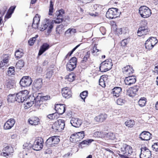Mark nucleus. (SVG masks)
<instances>
[{
	"instance_id": "obj_1",
	"label": "nucleus",
	"mask_w": 158,
	"mask_h": 158,
	"mask_svg": "<svg viewBox=\"0 0 158 158\" xmlns=\"http://www.w3.org/2000/svg\"><path fill=\"white\" fill-rule=\"evenodd\" d=\"M53 20L46 19L44 20L40 27V30L43 31L47 29L48 33H49L51 32V30L53 28Z\"/></svg>"
},
{
	"instance_id": "obj_2",
	"label": "nucleus",
	"mask_w": 158,
	"mask_h": 158,
	"mask_svg": "<svg viewBox=\"0 0 158 158\" xmlns=\"http://www.w3.org/2000/svg\"><path fill=\"white\" fill-rule=\"evenodd\" d=\"M139 13L142 17L147 18L151 15L152 11L148 7L145 6H142L139 8Z\"/></svg>"
},
{
	"instance_id": "obj_3",
	"label": "nucleus",
	"mask_w": 158,
	"mask_h": 158,
	"mask_svg": "<svg viewBox=\"0 0 158 158\" xmlns=\"http://www.w3.org/2000/svg\"><path fill=\"white\" fill-rule=\"evenodd\" d=\"M112 65V60L110 59H107L101 64L100 71L102 72L107 71L111 69Z\"/></svg>"
},
{
	"instance_id": "obj_4",
	"label": "nucleus",
	"mask_w": 158,
	"mask_h": 158,
	"mask_svg": "<svg viewBox=\"0 0 158 158\" xmlns=\"http://www.w3.org/2000/svg\"><path fill=\"white\" fill-rule=\"evenodd\" d=\"M133 152L132 147L126 144H123L121 147L119 153L125 156H130Z\"/></svg>"
},
{
	"instance_id": "obj_5",
	"label": "nucleus",
	"mask_w": 158,
	"mask_h": 158,
	"mask_svg": "<svg viewBox=\"0 0 158 158\" xmlns=\"http://www.w3.org/2000/svg\"><path fill=\"white\" fill-rule=\"evenodd\" d=\"M28 93L27 90H24L16 94V101L19 103L23 102L28 98Z\"/></svg>"
},
{
	"instance_id": "obj_6",
	"label": "nucleus",
	"mask_w": 158,
	"mask_h": 158,
	"mask_svg": "<svg viewBox=\"0 0 158 158\" xmlns=\"http://www.w3.org/2000/svg\"><path fill=\"white\" fill-rule=\"evenodd\" d=\"M64 120L59 119L52 125V128L55 132L57 131H60L64 129Z\"/></svg>"
},
{
	"instance_id": "obj_7",
	"label": "nucleus",
	"mask_w": 158,
	"mask_h": 158,
	"mask_svg": "<svg viewBox=\"0 0 158 158\" xmlns=\"http://www.w3.org/2000/svg\"><path fill=\"white\" fill-rule=\"evenodd\" d=\"M119 15V12H118V9L112 8L109 9L106 14V17L110 19L115 18Z\"/></svg>"
},
{
	"instance_id": "obj_8",
	"label": "nucleus",
	"mask_w": 158,
	"mask_h": 158,
	"mask_svg": "<svg viewBox=\"0 0 158 158\" xmlns=\"http://www.w3.org/2000/svg\"><path fill=\"white\" fill-rule=\"evenodd\" d=\"M157 42L158 40L156 37H150L146 41L145 47L146 49L150 50L152 49Z\"/></svg>"
},
{
	"instance_id": "obj_9",
	"label": "nucleus",
	"mask_w": 158,
	"mask_h": 158,
	"mask_svg": "<svg viewBox=\"0 0 158 158\" xmlns=\"http://www.w3.org/2000/svg\"><path fill=\"white\" fill-rule=\"evenodd\" d=\"M60 141L58 136H54L49 138L46 141V145L48 147H53L57 144Z\"/></svg>"
},
{
	"instance_id": "obj_10",
	"label": "nucleus",
	"mask_w": 158,
	"mask_h": 158,
	"mask_svg": "<svg viewBox=\"0 0 158 158\" xmlns=\"http://www.w3.org/2000/svg\"><path fill=\"white\" fill-rule=\"evenodd\" d=\"M43 139L42 138H40L36 139L32 146L33 149L36 151L41 150L43 147Z\"/></svg>"
},
{
	"instance_id": "obj_11",
	"label": "nucleus",
	"mask_w": 158,
	"mask_h": 158,
	"mask_svg": "<svg viewBox=\"0 0 158 158\" xmlns=\"http://www.w3.org/2000/svg\"><path fill=\"white\" fill-rule=\"evenodd\" d=\"M77 59L75 57L72 58L66 65L67 69L69 71L73 70L76 67Z\"/></svg>"
},
{
	"instance_id": "obj_12",
	"label": "nucleus",
	"mask_w": 158,
	"mask_h": 158,
	"mask_svg": "<svg viewBox=\"0 0 158 158\" xmlns=\"http://www.w3.org/2000/svg\"><path fill=\"white\" fill-rule=\"evenodd\" d=\"M141 153L139 155L140 158H149L151 156V151L145 147L140 149Z\"/></svg>"
},
{
	"instance_id": "obj_13",
	"label": "nucleus",
	"mask_w": 158,
	"mask_h": 158,
	"mask_svg": "<svg viewBox=\"0 0 158 158\" xmlns=\"http://www.w3.org/2000/svg\"><path fill=\"white\" fill-rule=\"evenodd\" d=\"M32 82L31 78L29 77L25 76L23 77L19 83L21 86L23 87L30 86Z\"/></svg>"
},
{
	"instance_id": "obj_14",
	"label": "nucleus",
	"mask_w": 158,
	"mask_h": 158,
	"mask_svg": "<svg viewBox=\"0 0 158 158\" xmlns=\"http://www.w3.org/2000/svg\"><path fill=\"white\" fill-rule=\"evenodd\" d=\"M149 31V30L147 26H142L138 29L137 32V35L138 36H141L147 34Z\"/></svg>"
},
{
	"instance_id": "obj_15",
	"label": "nucleus",
	"mask_w": 158,
	"mask_h": 158,
	"mask_svg": "<svg viewBox=\"0 0 158 158\" xmlns=\"http://www.w3.org/2000/svg\"><path fill=\"white\" fill-rule=\"evenodd\" d=\"M139 138L142 140L148 141L152 138V134L148 131H144L140 134Z\"/></svg>"
},
{
	"instance_id": "obj_16",
	"label": "nucleus",
	"mask_w": 158,
	"mask_h": 158,
	"mask_svg": "<svg viewBox=\"0 0 158 158\" xmlns=\"http://www.w3.org/2000/svg\"><path fill=\"white\" fill-rule=\"evenodd\" d=\"M15 123V121L14 118H11L8 119L4 124L3 128L4 129L9 130L13 127Z\"/></svg>"
},
{
	"instance_id": "obj_17",
	"label": "nucleus",
	"mask_w": 158,
	"mask_h": 158,
	"mask_svg": "<svg viewBox=\"0 0 158 158\" xmlns=\"http://www.w3.org/2000/svg\"><path fill=\"white\" fill-rule=\"evenodd\" d=\"M55 110L56 113L59 115L63 114L65 111V106L64 105L56 104L55 105Z\"/></svg>"
},
{
	"instance_id": "obj_18",
	"label": "nucleus",
	"mask_w": 158,
	"mask_h": 158,
	"mask_svg": "<svg viewBox=\"0 0 158 158\" xmlns=\"http://www.w3.org/2000/svg\"><path fill=\"white\" fill-rule=\"evenodd\" d=\"M123 73L126 76H130L133 73L134 70L132 67L130 65H127L122 69Z\"/></svg>"
},
{
	"instance_id": "obj_19",
	"label": "nucleus",
	"mask_w": 158,
	"mask_h": 158,
	"mask_svg": "<svg viewBox=\"0 0 158 158\" xmlns=\"http://www.w3.org/2000/svg\"><path fill=\"white\" fill-rule=\"evenodd\" d=\"M62 95L65 98H69L72 96V92L70 89L68 87H64L62 89Z\"/></svg>"
},
{
	"instance_id": "obj_20",
	"label": "nucleus",
	"mask_w": 158,
	"mask_h": 158,
	"mask_svg": "<svg viewBox=\"0 0 158 158\" xmlns=\"http://www.w3.org/2000/svg\"><path fill=\"white\" fill-rule=\"evenodd\" d=\"M43 84L42 80L41 78H39L35 80L33 83V88L39 90L42 87Z\"/></svg>"
},
{
	"instance_id": "obj_21",
	"label": "nucleus",
	"mask_w": 158,
	"mask_h": 158,
	"mask_svg": "<svg viewBox=\"0 0 158 158\" xmlns=\"http://www.w3.org/2000/svg\"><path fill=\"white\" fill-rule=\"evenodd\" d=\"M70 123L73 126L78 127L81 125L82 122L80 119L77 118H72L70 121Z\"/></svg>"
},
{
	"instance_id": "obj_22",
	"label": "nucleus",
	"mask_w": 158,
	"mask_h": 158,
	"mask_svg": "<svg viewBox=\"0 0 158 158\" xmlns=\"http://www.w3.org/2000/svg\"><path fill=\"white\" fill-rule=\"evenodd\" d=\"M138 89L136 86L130 88L127 90V94L130 97H134L136 95Z\"/></svg>"
},
{
	"instance_id": "obj_23",
	"label": "nucleus",
	"mask_w": 158,
	"mask_h": 158,
	"mask_svg": "<svg viewBox=\"0 0 158 158\" xmlns=\"http://www.w3.org/2000/svg\"><path fill=\"white\" fill-rule=\"evenodd\" d=\"M136 81L135 77L134 76H128L126 77L124 82L126 85H131L134 84Z\"/></svg>"
},
{
	"instance_id": "obj_24",
	"label": "nucleus",
	"mask_w": 158,
	"mask_h": 158,
	"mask_svg": "<svg viewBox=\"0 0 158 158\" xmlns=\"http://www.w3.org/2000/svg\"><path fill=\"white\" fill-rule=\"evenodd\" d=\"M58 13L56 18L54 20L56 23H59L62 22L63 20L62 15L64 13V11L63 10H59Z\"/></svg>"
},
{
	"instance_id": "obj_25",
	"label": "nucleus",
	"mask_w": 158,
	"mask_h": 158,
	"mask_svg": "<svg viewBox=\"0 0 158 158\" xmlns=\"http://www.w3.org/2000/svg\"><path fill=\"white\" fill-rule=\"evenodd\" d=\"M122 91V89L120 87H115L111 90V93L113 96L116 97H118Z\"/></svg>"
},
{
	"instance_id": "obj_26",
	"label": "nucleus",
	"mask_w": 158,
	"mask_h": 158,
	"mask_svg": "<svg viewBox=\"0 0 158 158\" xmlns=\"http://www.w3.org/2000/svg\"><path fill=\"white\" fill-rule=\"evenodd\" d=\"M28 122L31 125H36L40 123V119L37 117H34L29 118Z\"/></svg>"
},
{
	"instance_id": "obj_27",
	"label": "nucleus",
	"mask_w": 158,
	"mask_h": 158,
	"mask_svg": "<svg viewBox=\"0 0 158 158\" xmlns=\"http://www.w3.org/2000/svg\"><path fill=\"white\" fill-rule=\"evenodd\" d=\"M108 76L104 75L101 76L99 80V85L103 87L106 86V82L107 80Z\"/></svg>"
},
{
	"instance_id": "obj_28",
	"label": "nucleus",
	"mask_w": 158,
	"mask_h": 158,
	"mask_svg": "<svg viewBox=\"0 0 158 158\" xmlns=\"http://www.w3.org/2000/svg\"><path fill=\"white\" fill-rule=\"evenodd\" d=\"M49 48V45L47 43H44L40 47L38 53L39 55H41Z\"/></svg>"
},
{
	"instance_id": "obj_29",
	"label": "nucleus",
	"mask_w": 158,
	"mask_h": 158,
	"mask_svg": "<svg viewBox=\"0 0 158 158\" xmlns=\"http://www.w3.org/2000/svg\"><path fill=\"white\" fill-rule=\"evenodd\" d=\"M4 150L6 152H3V154L4 156H8L11 153L13 152V149L12 147L10 148L9 147H6L4 149Z\"/></svg>"
},
{
	"instance_id": "obj_30",
	"label": "nucleus",
	"mask_w": 158,
	"mask_h": 158,
	"mask_svg": "<svg viewBox=\"0 0 158 158\" xmlns=\"http://www.w3.org/2000/svg\"><path fill=\"white\" fill-rule=\"evenodd\" d=\"M70 140L71 142L74 143L80 141L76 133H74L71 136Z\"/></svg>"
},
{
	"instance_id": "obj_31",
	"label": "nucleus",
	"mask_w": 158,
	"mask_h": 158,
	"mask_svg": "<svg viewBox=\"0 0 158 158\" xmlns=\"http://www.w3.org/2000/svg\"><path fill=\"white\" fill-rule=\"evenodd\" d=\"M106 132L102 131H97L95 132L94 134V135L100 138H104L106 137Z\"/></svg>"
},
{
	"instance_id": "obj_32",
	"label": "nucleus",
	"mask_w": 158,
	"mask_h": 158,
	"mask_svg": "<svg viewBox=\"0 0 158 158\" xmlns=\"http://www.w3.org/2000/svg\"><path fill=\"white\" fill-rule=\"evenodd\" d=\"M75 76L74 73H71L65 77V79L70 82H72L74 80Z\"/></svg>"
},
{
	"instance_id": "obj_33",
	"label": "nucleus",
	"mask_w": 158,
	"mask_h": 158,
	"mask_svg": "<svg viewBox=\"0 0 158 158\" xmlns=\"http://www.w3.org/2000/svg\"><path fill=\"white\" fill-rule=\"evenodd\" d=\"M47 117L50 119H57L59 117V115L57 113H55L49 114Z\"/></svg>"
},
{
	"instance_id": "obj_34",
	"label": "nucleus",
	"mask_w": 158,
	"mask_h": 158,
	"mask_svg": "<svg viewBox=\"0 0 158 158\" xmlns=\"http://www.w3.org/2000/svg\"><path fill=\"white\" fill-rule=\"evenodd\" d=\"M16 95L15 94H9L7 98V100L9 102H14L16 101Z\"/></svg>"
},
{
	"instance_id": "obj_35",
	"label": "nucleus",
	"mask_w": 158,
	"mask_h": 158,
	"mask_svg": "<svg viewBox=\"0 0 158 158\" xmlns=\"http://www.w3.org/2000/svg\"><path fill=\"white\" fill-rule=\"evenodd\" d=\"M135 122L133 120H130L126 121L125 123V125L129 127H132L135 125Z\"/></svg>"
},
{
	"instance_id": "obj_36",
	"label": "nucleus",
	"mask_w": 158,
	"mask_h": 158,
	"mask_svg": "<svg viewBox=\"0 0 158 158\" xmlns=\"http://www.w3.org/2000/svg\"><path fill=\"white\" fill-rule=\"evenodd\" d=\"M32 98H33L34 101H35V105H38L40 104V101L41 100L42 97L40 94H39V95L36 96V98L33 96Z\"/></svg>"
},
{
	"instance_id": "obj_37",
	"label": "nucleus",
	"mask_w": 158,
	"mask_h": 158,
	"mask_svg": "<svg viewBox=\"0 0 158 158\" xmlns=\"http://www.w3.org/2000/svg\"><path fill=\"white\" fill-rule=\"evenodd\" d=\"M90 52L89 51L87 52L83 57L82 60L81 61L82 63H85L87 61L89 57Z\"/></svg>"
},
{
	"instance_id": "obj_38",
	"label": "nucleus",
	"mask_w": 158,
	"mask_h": 158,
	"mask_svg": "<svg viewBox=\"0 0 158 158\" xmlns=\"http://www.w3.org/2000/svg\"><path fill=\"white\" fill-rule=\"evenodd\" d=\"M106 137L107 138L110 140H114L115 138L114 134L113 133H106Z\"/></svg>"
},
{
	"instance_id": "obj_39",
	"label": "nucleus",
	"mask_w": 158,
	"mask_h": 158,
	"mask_svg": "<svg viewBox=\"0 0 158 158\" xmlns=\"http://www.w3.org/2000/svg\"><path fill=\"white\" fill-rule=\"evenodd\" d=\"M24 65V62L22 60H19L16 63V67L17 68L21 69Z\"/></svg>"
},
{
	"instance_id": "obj_40",
	"label": "nucleus",
	"mask_w": 158,
	"mask_h": 158,
	"mask_svg": "<svg viewBox=\"0 0 158 158\" xmlns=\"http://www.w3.org/2000/svg\"><path fill=\"white\" fill-rule=\"evenodd\" d=\"M23 53L22 50H17L15 53V57L18 58H20L23 55Z\"/></svg>"
},
{
	"instance_id": "obj_41",
	"label": "nucleus",
	"mask_w": 158,
	"mask_h": 158,
	"mask_svg": "<svg viewBox=\"0 0 158 158\" xmlns=\"http://www.w3.org/2000/svg\"><path fill=\"white\" fill-rule=\"evenodd\" d=\"M146 98H140L138 102L139 105L140 107H143L145 106L146 103Z\"/></svg>"
},
{
	"instance_id": "obj_42",
	"label": "nucleus",
	"mask_w": 158,
	"mask_h": 158,
	"mask_svg": "<svg viewBox=\"0 0 158 158\" xmlns=\"http://www.w3.org/2000/svg\"><path fill=\"white\" fill-rule=\"evenodd\" d=\"M64 26L62 24H60L57 26L56 28V33L59 34H61L64 29Z\"/></svg>"
},
{
	"instance_id": "obj_43",
	"label": "nucleus",
	"mask_w": 158,
	"mask_h": 158,
	"mask_svg": "<svg viewBox=\"0 0 158 158\" xmlns=\"http://www.w3.org/2000/svg\"><path fill=\"white\" fill-rule=\"evenodd\" d=\"M88 95V91H85L80 93V97L84 100V102H85V99L87 96Z\"/></svg>"
},
{
	"instance_id": "obj_44",
	"label": "nucleus",
	"mask_w": 158,
	"mask_h": 158,
	"mask_svg": "<svg viewBox=\"0 0 158 158\" xmlns=\"http://www.w3.org/2000/svg\"><path fill=\"white\" fill-rule=\"evenodd\" d=\"M38 37V35H35V37L30 39L28 41L29 44L30 46L33 45L34 44V43L35 42L36 40V38Z\"/></svg>"
},
{
	"instance_id": "obj_45",
	"label": "nucleus",
	"mask_w": 158,
	"mask_h": 158,
	"mask_svg": "<svg viewBox=\"0 0 158 158\" xmlns=\"http://www.w3.org/2000/svg\"><path fill=\"white\" fill-rule=\"evenodd\" d=\"M40 17L39 15L36 14L33 19V23L39 24L40 21Z\"/></svg>"
},
{
	"instance_id": "obj_46",
	"label": "nucleus",
	"mask_w": 158,
	"mask_h": 158,
	"mask_svg": "<svg viewBox=\"0 0 158 158\" xmlns=\"http://www.w3.org/2000/svg\"><path fill=\"white\" fill-rule=\"evenodd\" d=\"M53 4L52 0L50 1V6L49 10V15H52V13L53 12Z\"/></svg>"
},
{
	"instance_id": "obj_47",
	"label": "nucleus",
	"mask_w": 158,
	"mask_h": 158,
	"mask_svg": "<svg viewBox=\"0 0 158 158\" xmlns=\"http://www.w3.org/2000/svg\"><path fill=\"white\" fill-rule=\"evenodd\" d=\"M76 134L80 140L84 137L85 136L84 131L77 132Z\"/></svg>"
},
{
	"instance_id": "obj_48",
	"label": "nucleus",
	"mask_w": 158,
	"mask_h": 158,
	"mask_svg": "<svg viewBox=\"0 0 158 158\" xmlns=\"http://www.w3.org/2000/svg\"><path fill=\"white\" fill-rule=\"evenodd\" d=\"M125 102V100L122 98H118L116 101L117 104L119 105H123L124 104Z\"/></svg>"
},
{
	"instance_id": "obj_49",
	"label": "nucleus",
	"mask_w": 158,
	"mask_h": 158,
	"mask_svg": "<svg viewBox=\"0 0 158 158\" xmlns=\"http://www.w3.org/2000/svg\"><path fill=\"white\" fill-rule=\"evenodd\" d=\"M31 145L30 144L26 143L23 145V148L26 151H28L31 149Z\"/></svg>"
},
{
	"instance_id": "obj_50",
	"label": "nucleus",
	"mask_w": 158,
	"mask_h": 158,
	"mask_svg": "<svg viewBox=\"0 0 158 158\" xmlns=\"http://www.w3.org/2000/svg\"><path fill=\"white\" fill-rule=\"evenodd\" d=\"M94 141L93 139H88L86 140H84L82 141L81 144V145H88L91 143V142Z\"/></svg>"
},
{
	"instance_id": "obj_51",
	"label": "nucleus",
	"mask_w": 158,
	"mask_h": 158,
	"mask_svg": "<svg viewBox=\"0 0 158 158\" xmlns=\"http://www.w3.org/2000/svg\"><path fill=\"white\" fill-rule=\"evenodd\" d=\"M101 120V122H103L107 118V115L106 114H101L99 115Z\"/></svg>"
},
{
	"instance_id": "obj_52",
	"label": "nucleus",
	"mask_w": 158,
	"mask_h": 158,
	"mask_svg": "<svg viewBox=\"0 0 158 158\" xmlns=\"http://www.w3.org/2000/svg\"><path fill=\"white\" fill-rule=\"evenodd\" d=\"M14 68V67H10L7 71L8 74L9 75H11L15 73Z\"/></svg>"
},
{
	"instance_id": "obj_53",
	"label": "nucleus",
	"mask_w": 158,
	"mask_h": 158,
	"mask_svg": "<svg viewBox=\"0 0 158 158\" xmlns=\"http://www.w3.org/2000/svg\"><path fill=\"white\" fill-rule=\"evenodd\" d=\"M4 58L1 61V64H3V63H6L8 64L9 59V56L8 55H6L4 56Z\"/></svg>"
},
{
	"instance_id": "obj_54",
	"label": "nucleus",
	"mask_w": 158,
	"mask_h": 158,
	"mask_svg": "<svg viewBox=\"0 0 158 158\" xmlns=\"http://www.w3.org/2000/svg\"><path fill=\"white\" fill-rule=\"evenodd\" d=\"M54 73L53 70H51L47 72L46 75V78H50L53 74Z\"/></svg>"
},
{
	"instance_id": "obj_55",
	"label": "nucleus",
	"mask_w": 158,
	"mask_h": 158,
	"mask_svg": "<svg viewBox=\"0 0 158 158\" xmlns=\"http://www.w3.org/2000/svg\"><path fill=\"white\" fill-rule=\"evenodd\" d=\"M34 101H30L26 102H25L26 105V107H27V108H29L32 106L33 104L34 103Z\"/></svg>"
},
{
	"instance_id": "obj_56",
	"label": "nucleus",
	"mask_w": 158,
	"mask_h": 158,
	"mask_svg": "<svg viewBox=\"0 0 158 158\" xmlns=\"http://www.w3.org/2000/svg\"><path fill=\"white\" fill-rule=\"evenodd\" d=\"M153 150L158 152V143H154L152 146Z\"/></svg>"
},
{
	"instance_id": "obj_57",
	"label": "nucleus",
	"mask_w": 158,
	"mask_h": 158,
	"mask_svg": "<svg viewBox=\"0 0 158 158\" xmlns=\"http://www.w3.org/2000/svg\"><path fill=\"white\" fill-rule=\"evenodd\" d=\"M128 43V42L127 39H124L122 40L121 42V46L122 47H125L127 45Z\"/></svg>"
},
{
	"instance_id": "obj_58",
	"label": "nucleus",
	"mask_w": 158,
	"mask_h": 158,
	"mask_svg": "<svg viewBox=\"0 0 158 158\" xmlns=\"http://www.w3.org/2000/svg\"><path fill=\"white\" fill-rule=\"evenodd\" d=\"M99 51V50L97 49V47L95 45L93 48V51L92 52V53L94 55H95L97 52Z\"/></svg>"
},
{
	"instance_id": "obj_59",
	"label": "nucleus",
	"mask_w": 158,
	"mask_h": 158,
	"mask_svg": "<svg viewBox=\"0 0 158 158\" xmlns=\"http://www.w3.org/2000/svg\"><path fill=\"white\" fill-rule=\"evenodd\" d=\"M6 85L7 88L10 89L12 88L13 84L11 83V81L9 80L6 84Z\"/></svg>"
},
{
	"instance_id": "obj_60",
	"label": "nucleus",
	"mask_w": 158,
	"mask_h": 158,
	"mask_svg": "<svg viewBox=\"0 0 158 158\" xmlns=\"http://www.w3.org/2000/svg\"><path fill=\"white\" fill-rule=\"evenodd\" d=\"M80 44L76 46L74 48H73L72 50L70 52H69L68 54L66 56V58H67V56H70L72 54L73 52L76 50V49L80 46Z\"/></svg>"
},
{
	"instance_id": "obj_61",
	"label": "nucleus",
	"mask_w": 158,
	"mask_h": 158,
	"mask_svg": "<svg viewBox=\"0 0 158 158\" xmlns=\"http://www.w3.org/2000/svg\"><path fill=\"white\" fill-rule=\"evenodd\" d=\"M126 28L125 27H123L122 28H118L117 29L116 31L119 34H122V30H125Z\"/></svg>"
},
{
	"instance_id": "obj_62",
	"label": "nucleus",
	"mask_w": 158,
	"mask_h": 158,
	"mask_svg": "<svg viewBox=\"0 0 158 158\" xmlns=\"http://www.w3.org/2000/svg\"><path fill=\"white\" fill-rule=\"evenodd\" d=\"M0 66L1 68L2 69H3L5 68L7 66H8V64L5 63H3V64H1V61L0 63Z\"/></svg>"
},
{
	"instance_id": "obj_63",
	"label": "nucleus",
	"mask_w": 158,
	"mask_h": 158,
	"mask_svg": "<svg viewBox=\"0 0 158 158\" xmlns=\"http://www.w3.org/2000/svg\"><path fill=\"white\" fill-rule=\"evenodd\" d=\"M16 7V6H11L9 9L8 10V11L10 12L11 13H13L15 8Z\"/></svg>"
},
{
	"instance_id": "obj_64",
	"label": "nucleus",
	"mask_w": 158,
	"mask_h": 158,
	"mask_svg": "<svg viewBox=\"0 0 158 158\" xmlns=\"http://www.w3.org/2000/svg\"><path fill=\"white\" fill-rule=\"evenodd\" d=\"M154 74H158V65L155 66L154 70L153 71Z\"/></svg>"
}]
</instances>
